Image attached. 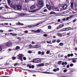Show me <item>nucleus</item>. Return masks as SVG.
I'll list each match as a JSON object with an SVG mask.
<instances>
[{
  "mask_svg": "<svg viewBox=\"0 0 77 77\" xmlns=\"http://www.w3.org/2000/svg\"><path fill=\"white\" fill-rule=\"evenodd\" d=\"M50 6L51 7V8H53L54 6V3L53 2H50L49 3V4Z\"/></svg>",
  "mask_w": 77,
  "mask_h": 77,
  "instance_id": "6e6552de",
  "label": "nucleus"
},
{
  "mask_svg": "<svg viewBox=\"0 0 77 77\" xmlns=\"http://www.w3.org/2000/svg\"><path fill=\"white\" fill-rule=\"evenodd\" d=\"M12 36H17V34H13Z\"/></svg>",
  "mask_w": 77,
  "mask_h": 77,
  "instance_id": "de8ad7c7",
  "label": "nucleus"
},
{
  "mask_svg": "<svg viewBox=\"0 0 77 77\" xmlns=\"http://www.w3.org/2000/svg\"><path fill=\"white\" fill-rule=\"evenodd\" d=\"M63 8L64 9H66V5H64L63 6Z\"/></svg>",
  "mask_w": 77,
  "mask_h": 77,
  "instance_id": "5701e85b",
  "label": "nucleus"
},
{
  "mask_svg": "<svg viewBox=\"0 0 77 77\" xmlns=\"http://www.w3.org/2000/svg\"><path fill=\"white\" fill-rule=\"evenodd\" d=\"M67 71V70L65 69L63 70L64 72H66Z\"/></svg>",
  "mask_w": 77,
  "mask_h": 77,
  "instance_id": "79ce46f5",
  "label": "nucleus"
},
{
  "mask_svg": "<svg viewBox=\"0 0 77 77\" xmlns=\"http://www.w3.org/2000/svg\"><path fill=\"white\" fill-rule=\"evenodd\" d=\"M36 7V5H32L30 7V9H35Z\"/></svg>",
  "mask_w": 77,
  "mask_h": 77,
  "instance_id": "1a4fd4ad",
  "label": "nucleus"
},
{
  "mask_svg": "<svg viewBox=\"0 0 77 77\" xmlns=\"http://www.w3.org/2000/svg\"><path fill=\"white\" fill-rule=\"evenodd\" d=\"M41 59L38 58L34 59L33 62L34 63H39V62H41Z\"/></svg>",
  "mask_w": 77,
  "mask_h": 77,
  "instance_id": "f03ea898",
  "label": "nucleus"
},
{
  "mask_svg": "<svg viewBox=\"0 0 77 77\" xmlns=\"http://www.w3.org/2000/svg\"><path fill=\"white\" fill-rule=\"evenodd\" d=\"M53 71L54 72H56V69H54L53 70Z\"/></svg>",
  "mask_w": 77,
  "mask_h": 77,
  "instance_id": "603ef678",
  "label": "nucleus"
},
{
  "mask_svg": "<svg viewBox=\"0 0 77 77\" xmlns=\"http://www.w3.org/2000/svg\"><path fill=\"white\" fill-rule=\"evenodd\" d=\"M61 31H66V28H64V29H61Z\"/></svg>",
  "mask_w": 77,
  "mask_h": 77,
  "instance_id": "bb28decb",
  "label": "nucleus"
},
{
  "mask_svg": "<svg viewBox=\"0 0 77 77\" xmlns=\"http://www.w3.org/2000/svg\"><path fill=\"white\" fill-rule=\"evenodd\" d=\"M23 9L25 11H27V8H26V6H23Z\"/></svg>",
  "mask_w": 77,
  "mask_h": 77,
  "instance_id": "f3484780",
  "label": "nucleus"
},
{
  "mask_svg": "<svg viewBox=\"0 0 77 77\" xmlns=\"http://www.w3.org/2000/svg\"><path fill=\"white\" fill-rule=\"evenodd\" d=\"M0 32L1 33H3V31L2 30H0Z\"/></svg>",
  "mask_w": 77,
  "mask_h": 77,
  "instance_id": "5fc2aeb1",
  "label": "nucleus"
},
{
  "mask_svg": "<svg viewBox=\"0 0 77 77\" xmlns=\"http://www.w3.org/2000/svg\"><path fill=\"white\" fill-rule=\"evenodd\" d=\"M1 77H9L8 76H2Z\"/></svg>",
  "mask_w": 77,
  "mask_h": 77,
  "instance_id": "774afa93",
  "label": "nucleus"
},
{
  "mask_svg": "<svg viewBox=\"0 0 77 77\" xmlns=\"http://www.w3.org/2000/svg\"><path fill=\"white\" fill-rule=\"evenodd\" d=\"M50 14H54V15H56V13L54 11H51L50 12Z\"/></svg>",
  "mask_w": 77,
  "mask_h": 77,
  "instance_id": "aec40b11",
  "label": "nucleus"
},
{
  "mask_svg": "<svg viewBox=\"0 0 77 77\" xmlns=\"http://www.w3.org/2000/svg\"><path fill=\"white\" fill-rule=\"evenodd\" d=\"M51 26H48V29H51Z\"/></svg>",
  "mask_w": 77,
  "mask_h": 77,
  "instance_id": "c85d7f7f",
  "label": "nucleus"
},
{
  "mask_svg": "<svg viewBox=\"0 0 77 77\" xmlns=\"http://www.w3.org/2000/svg\"><path fill=\"white\" fill-rule=\"evenodd\" d=\"M20 48V47L19 46H17L16 48V50H19Z\"/></svg>",
  "mask_w": 77,
  "mask_h": 77,
  "instance_id": "b1692460",
  "label": "nucleus"
},
{
  "mask_svg": "<svg viewBox=\"0 0 77 77\" xmlns=\"http://www.w3.org/2000/svg\"><path fill=\"white\" fill-rule=\"evenodd\" d=\"M73 4H74V3L72 2L71 3V8H72L73 7Z\"/></svg>",
  "mask_w": 77,
  "mask_h": 77,
  "instance_id": "c756f323",
  "label": "nucleus"
},
{
  "mask_svg": "<svg viewBox=\"0 0 77 77\" xmlns=\"http://www.w3.org/2000/svg\"><path fill=\"white\" fill-rule=\"evenodd\" d=\"M61 63H62L61 61H59L58 63V65H60V64H61Z\"/></svg>",
  "mask_w": 77,
  "mask_h": 77,
  "instance_id": "cd10ccee",
  "label": "nucleus"
},
{
  "mask_svg": "<svg viewBox=\"0 0 77 77\" xmlns=\"http://www.w3.org/2000/svg\"><path fill=\"white\" fill-rule=\"evenodd\" d=\"M8 0V5H10V3H11V0Z\"/></svg>",
  "mask_w": 77,
  "mask_h": 77,
  "instance_id": "393cba45",
  "label": "nucleus"
},
{
  "mask_svg": "<svg viewBox=\"0 0 77 77\" xmlns=\"http://www.w3.org/2000/svg\"><path fill=\"white\" fill-rule=\"evenodd\" d=\"M44 52H42V55H44Z\"/></svg>",
  "mask_w": 77,
  "mask_h": 77,
  "instance_id": "864d4df0",
  "label": "nucleus"
},
{
  "mask_svg": "<svg viewBox=\"0 0 77 77\" xmlns=\"http://www.w3.org/2000/svg\"><path fill=\"white\" fill-rule=\"evenodd\" d=\"M73 56V54H70V56H71V57H72V56Z\"/></svg>",
  "mask_w": 77,
  "mask_h": 77,
  "instance_id": "13d9d810",
  "label": "nucleus"
},
{
  "mask_svg": "<svg viewBox=\"0 0 77 77\" xmlns=\"http://www.w3.org/2000/svg\"><path fill=\"white\" fill-rule=\"evenodd\" d=\"M63 43H60V46H62V45H63Z\"/></svg>",
  "mask_w": 77,
  "mask_h": 77,
  "instance_id": "58836bf2",
  "label": "nucleus"
},
{
  "mask_svg": "<svg viewBox=\"0 0 77 77\" xmlns=\"http://www.w3.org/2000/svg\"><path fill=\"white\" fill-rule=\"evenodd\" d=\"M6 46H7V47H12V44L11 42L9 41L7 42V43H6Z\"/></svg>",
  "mask_w": 77,
  "mask_h": 77,
  "instance_id": "7ed1b4c3",
  "label": "nucleus"
},
{
  "mask_svg": "<svg viewBox=\"0 0 77 77\" xmlns=\"http://www.w3.org/2000/svg\"><path fill=\"white\" fill-rule=\"evenodd\" d=\"M29 2V0H25L26 3H28Z\"/></svg>",
  "mask_w": 77,
  "mask_h": 77,
  "instance_id": "37998d69",
  "label": "nucleus"
},
{
  "mask_svg": "<svg viewBox=\"0 0 77 77\" xmlns=\"http://www.w3.org/2000/svg\"><path fill=\"white\" fill-rule=\"evenodd\" d=\"M65 64V63L64 62H63L62 63V65H63Z\"/></svg>",
  "mask_w": 77,
  "mask_h": 77,
  "instance_id": "e2e57ef3",
  "label": "nucleus"
},
{
  "mask_svg": "<svg viewBox=\"0 0 77 77\" xmlns=\"http://www.w3.org/2000/svg\"><path fill=\"white\" fill-rule=\"evenodd\" d=\"M14 5V4H13V3H12L10 4V7H11V8H12L13 7Z\"/></svg>",
  "mask_w": 77,
  "mask_h": 77,
  "instance_id": "412c9836",
  "label": "nucleus"
},
{
  "mask_svg": "<svg viewBox=\"0 0 77 77\" xmlns=\"http://www.w3.org/2000/svg\"><path fill=\"white\" fill-rule=\"evenodd\" d=\"M57 21L58 23H59V22H60V19L58 20Z\"/></svg>",
  "mask_w": 77,
  "mask_h": 77,
  "instance_id": "4d7b16f0",
  "label": "nucleus"
},
{
  "mask_svg": "<svg viewBox=\"0 0 77 77\" xmlns=\"http://www.w3.org/2000/svg\"><path fill=\"white\" fill-rule=\"evenodd\" d=\"M72 17V15L70 16L69 17H66V20H67V21H68V20H69V19H71V18Z\"/></svg>",
  "mask_w": 77,
  "mask_h": 77,
  "instance_id": "2eb2a0df",
  "label": "nucleus"
},
{
  "mask_svg": "<svg viewBox=\"0 0 77 77\" xmlns=\"http://www.w3.org/2000/svg\"><path fill=\"white\" fill-rule=\"evenodd\" d=\"M23 59L24 60H26V57H24L23 58Z\"/></svg>",
  "mask_w": 77,
  "mask_h": 77,
  "instance_id": "a18cd8bd",
  "label": "nucleus"
},
{
  "mask_svg": "<svg viewBox=\"0 0 77 77\" xmlns=\"http://www.w3.org/2000/svg\"><path fill=\"white\" fill-rule=\"evenodd\" d=\"M65 20H66V19L65 18H64L63 19V21H65Z\"/></svg>",
  "mask_w": 77,
  "mask_h": 77,
  "instance_id": "69168bd1",
  "label": "nucleus"
},
{
  "mask_svg": "<svg viewBox=\"0 0 77 77\" xmlns=\"http://www.w3.org/2000/svg\"><path fill=\"white\" fill-rule=\"evenodd\" d=\"M28 32L29 31H28L26 30V31H24V32L25 33L27 34V33H28Z\"/></svg>",
  "mask_w": 77,
  "mask_h": 77,
  "instance_id": "f704fd0d",
  "label": "nucleus"
},
{
  "mask_svg": "<svg viewBox=\"0 0 77 77\" xmlns=\"http://www.w3.org/2000/svg\"><path fill=\"white\" fill-rule=\"evenodd\" d=\"M44 36L45 37H47V36H48V35L47 34H45L44 35Z\"/></svg>",
  "mask_w": 77,
  "mask_h": 77,
  "instance_id": "c9c22d12",
  "label": "nucleus"
},
{
  "mask_svg": "<svg viewBox=\"0 0 77 77\" xmlns=\"http://www.w3.org/2000/svg\"><path fill=\"white\" fill-rule=\"evenodd\" d=\"M17 5L16 4H14V5L12 8L13 9H17Z\"/></svg>",
  "mask_w": 77,
  "mask_h": 77,
  "instance_id": "9d476101",
  "label": "nucleus"
},
{
  "mask_svg": "<svg viewBox=\"0 0 77 77\" xmlns=\"http://www.w3.org/2000/svg\"><path fill=\"white\" fill-rule=\"evenodd\" d=\"M4 24H5V25H8L9 24H8V23H5Z\"/></svg>",
  "mask_w": 77,
  "mask_h": 77,
  "instance_id": "338daca9",
  "label": "nucleus"
},
{
  "mask_svg": "<svg viewBox=\"0 0 77 77\" xmlns=\"http://www.w3.org/2000/svg\"><path fill=\"white\" fill-rule=\"evenodd\" d=\"M22 7V6L21 5H18L17 6V8L18 10H20L21 11V8Z\"/></svg>",
  "mask_w": 77,
  "mask_h": 77,
  "instance_id": "39448f33",
  "label": "nucleus"
},
{
  "mask_svg": "<svg viewBox=\"0 0 77 77\" xmlns=\"http://www.w3.org/2000/svg\"><path fill=\"white\" fill-rule=\"evenodd\" d=\"M60 40H58L57 41V42L58 43H59V42H60Z\"/></svg>",
  "mask_w": 77,
  "mask_h": 77,
  "instance_id": "c03bdc74",
  "label": "nucleus"
},
{
  "mask_svg": "<svg viewBox=\"0 0 77 77\" xmlns=\"http://www.w3.org/2000/svg\"><path fill=\"white\" fill-rule=\"evenodd\" d=\"M67 68H69V64H68L67 65Z\"/></svg>",
  "mask_w": 77,
  "mask_h": 77,
  "instance_id": "09e8293b",
  "label": "nucleus"
},
{
  "mask_svg": "<svg viewBox=\"0 0 77 77\" xmlns=\"http://www.w3.org/2000/svg\"><path fill=\"white\" fill-rule=\"evenodd\" d=\"M43 73H45V74H53V73L48 72H43Z\"/></svg>",
  "mask_w": 77,
  "mask_h": 77,
  "instance_id": "a211bd4d",
  "label": "nucleus"
},
{
  "mask_svg": "<svg viewBox=\"0 0 77 77\" xmlns=\"http://www.w3.org/2000/svg\"><path fill=\"white\" fill-rule=\"evenodd\" d=\"M52 42L53 43H54V42H56V40H53Z\"/></svg>",
  "mask_w": 77,
  "mask_h": 77,
  "instance_id": "473e14b6",
  "label": "nucleus"
},
{
  "mask_svg": "<svg viewBox=\"0 0 77 77\" xmlns=\"http://www.w3.org/2000/svg\"><path fill=\"white\" fill-rule=\"evenodd\" d=\"M18 59L23 61V58H22V57H24V55H23V54H20L17 55Z\"/></svg>",
  "mask_w": 77,
  "mask_h": 77,
  "instance_id": "20e7f679",
  "label": "nucleus"
},
{
  "mask_svg": "<svg viewBox=\"0 0 77 77\" xmlns=\"http://www.w3.org/2000/svg\"><path fill=\"white\" fill-rule=\"evenodd\" d=\"M47 43L48 44H52V42H51V41H50L49 42H47Z\"/></svg>",
  "mask_w": 77,
  "mask_h": 77,
  "instance_id": "a878e982",
  "label": "nucleus"
},
{
  "mask_svg": "<svg viewBox=\"0 0 77 77\" xmlns=\"http://www.w3.org/2000/svg\"><path fill=\"white\" fill-rule=\"evenodd\" d=\"M63 26H64V24H60L59 26L57 28V29H60V28L63 27Z\"/></svg>",
  "mask_w": 77,
  "mask_h": 77,
  "instance_id": "423d86ee",
  "label": "nucleus"
},
{
  "mask_svg": "<svg viewBox=\"0 0 77 77\" xmlns=\"http://www.w3.org/2000/svg\"><path fill=\"white\" fill-rule=\"evenodd\" d=\"M38 54H41V51H39L38 52Z\"/></svg>",
  "mask_w": 77,
  "mask_h": 77,
  "instance_id": "49530a36",
  "label": "nucleus"
},
{
  "mask_svg": "<svg viewBox=\"0 0 77 77\" xmlns=\"http://www.w3.org/2000/svg\"><path fill=\"white\" fill-rule=\"evenodd\" d=\"M67 56L68 57H70L71 56H70V54H68L67 55Z\"/></svg>",
  "mask_w": 77,
  "mask_h": 77,
  "instance_id": "bf43d9fd",
  "label": "nucleus"
},
{
  "mask_svg": "<svg viewBox=\"0 0 77 77\" xmlns=\"http://www.w3.org/2000/svg\"><path fill=\"white\" fill-rule=\"evenodd\" d=\"M40 24V23H38L36 24L35 25V26H38Z\"/></svg>",
  "mask_w": 77,
  "mask_h": 77,
  "instance_id": "a19ab883",
  "label": "nucleus"
},
{
  "mask_svg": "<svg viewBox=\"0 0 77 77\" xmlns=\"http://www.w3.org/2000/svg\"><path fill=\"white\" fill-rule=\"evenodd\" d=\"M44 12H47V9H45L44 10Z\"/></svg>",
  "mask_w": 77,
  "mask_h": 77,
  "instance_id": "3c124183",
  "label": "nucleus"
},
{
  "mask_svg": "<svg viewBox=\"0 0 77 77\" xmlns=\"http://www.w3.org/2000/svg\"><path fill=\"white\" fill-rule=\"evenodd\" d=\"M71 29V28L70 27H67V28H66V31H68V30H69Z\"/></svg>",
  "mask_w": 77,
  "mask_h": 77,
  "instance_id": "4468645a",
  "label": "nucleus"
},
{
  "mask_svg": "<svg viewBox=\"0 0 77 77\" xmlns=\"http://www.w3.org/2000/svg\"><path fill=\"white\" fill-rule=\"evenodd\" d=\"M18 63H14V66H17V65H18Z\"/></svg>",
  "mask_w": 77,
  "mask_h": 77,
  "instance_id": "e433bc0d",
  "label": "nucleus"
},
{
  "mask_svg": "<svg viewBox=\"0 0 77 77\" xmlns=\"http://www.w3.org/2000/svg\"><path fill=\"white\" fill-rule=\"evenodd\" d=\"M32 48H39V46L38 45H35L32 47Z\"/></svg>",
  "mask_w": 77,
  "mask_h": 77,
  "instance_id": "ddd939ff",
  "label": "nucleus"
},
{
  "mask_svg": "<svg viewBox=\"0 0 77 77\" xmlns=\"http://www.w3.org/2000/svg\"><path fill=\"white\" fill-rule=\"evenodd\" d=\"M32 51H28L29 53H32Z\"/></svg>",
  "mask_w": 77,
  "mask_h": 77,
  "instance_id": "680f3d73",
  "label": "nucleus"
},
{
  "mask_svg": "<svg viewBox=\"0 0 77 77\" xmlns=\"http://www.w3.org/2000/svg\"><path fill=\"white\" fill-rule=\"evenodd\" d=\"M55 10H56V11H58L59 8H55Z\"/></svg>",
  "mask_w": 77,
  "mask_h": 77,
  "instance_id": "ea45409f",
  "label": "nucleus"
},
{
  "mask_svg": "<svg viewBox=\"0 0 77 77\" xmlns=\"http://www.w3.org/2000/svg\"><path fill=\"white\" fill-rule=\"evenodd\" d=\"M41 29H38L36 31H33L35 33H39L41 32Z\"/></svg>",
  "mask_w": 77,
  "mask_h": 77,
  "instance_id": "0eeeda50",
  "label": "nucleus"
},
{
  "mask_svg": "<svg viewBox=\"0 0 77 77\" xmlns=\"http://www.w3.org/2000/svg\"><path fill=\"white\" fill-rule=\"evenodd\" d=\"M59 68H57V69L56 71H59Z\"/></svg>",
  "mask_w": 77,
  "mask_h": 77,
  "instance_id": "0e129e2a",
  "label": "nucleus"
},
{
  "mask_svg": "<svg viewBox=\"0 0 77 77\" xmlns=\"http://www.w3.org/2000/svg\"><path fill=\"white\" fill-rule=\"evenodd\" d=\"M44 66V64L43 63L40 64L38 65V66Z\"/></svg>",
  "mask_w": 77,
  "mask_h": 77,
  "instance_id": "dca6fc26",
  "label": "nucleus"
},
{
  "mask_svg": "<svg viewBox=\"0 0 77 77\" xmlns=\"http://www.w3.org/2000/svg\"><path fill=\"white\" fill-rule=\"evenodd\" d=\"M58 36L60 37H62V34H59L58 35Z\"/></svg>",
  "mask_w": 77,
  "mask_h": 77,
  "instance_id": "8fccbe9b",
  "label": "nucleus"
},
{
  "mask_svg": "<svg viewBox=\"0 0 77 77\" xmlns=\"http://www.w3.org/2000/svg\"><path fill=\"white\" fill-rule=\"evenodd\" d=\"M32 44H35V43L34 42H32Z\"/></svg>",
  "mask_w": 77,
  "mask_h": 77,
  "instance_id": "052dcab7",
  "label": "nucleus"
},
{
  "mask_svg": "<svg viewBox=\"0 0 77 77\" xmlns=\"http://www.w3.org/2000/svg\"><path fill=\"white\" fill-rule=\"evenodd\" d=\"M60 9L63 8V5L62 4H60L58 5Z\"/></svg>",
  "mask_w": 77,
  "mask_h": 77,
  "instance_id": "f8f14e48",
  "label": "nucleus"
},
{
  "mask_svg": "<svg viewBox=\"0 0 77 77\" xmlns=\"http://www.w3.org/2000/svg\"><path fill=\"white\" fill-rule=\"evenodd\" d=\"M12 59H13V60H15V59H16V57H13Z\"/></svg>",
  "mask_w": 77,
  "mask_h": 77,
  "instance_id": "2f4dec72",
  "label": "nucleus"
},
{
  "mask_svg": "<svg viewBox=\"0 0 77 77\" xmlns=\"http://www.w3.org/2000/svg\"><path fill=\"white\" fill-rule=\"evenodd\" d=\"M38 3L36 4V6L37 7H38L39 8L38 10L41 9V8L44 6V2L42 1V0H38Z\"/></svg>",
  "mask_w": 77,
  "mask_h": 77,
  "instance_id": "f257e3e1",
  "label": "nucleus"
},
{
  "mask_svg": "<svg viewBox=\"0 0 77 77\" xmlns=\"http://www.w3.org/2000/svg\"><path fill=\"white\" fill-rule=\"evenodd\" d=\"M72 62L73 63H75V62H76V60H72Z\"/></svg>",
  "mask_w": 77,
  "mask_h": 77,
  "instance_id": "4c0bfd02",
  "label": "nucleus"
},
{
  "mask_svg": "<svg viewBox=\"0 0 77 77\" xmlns=\"http://www.w3.org/2000/svg\"><path fill=\"white\" fill-rule=\"evenodd\" d=\"M70 66H74V64L72 63H71L70 64Z\"/></svg>",
  "mask_w": 77,
  "mask_h": 77,
  "instance_id": "72a5a7b5",
  "label": "nucleus"
},
{
  "mask_svg": "<svg viewBox=\"0 0 77 77\" xmlns=\"http://www.w3.org/2000/svg\"><path fill=\"white\" fill-rule=\"evenodd\" d=\"M26 15H27L26 14H20V16H22V17H25Z\"/></svg>",
  "mask_w": 77,
  "mask_h": 77,
  "instance_id": "9b49d317",
  "label": "nucleus"
},
{
  "mask_svg": "<svg viewBox=\"0 0 77 77\" xmlns=\"http://www.w3.org/2000/svg\"><path fill=\"white\" fill-rule=\"evenodd\" d=\"M5 8H7V9H11V8L8 7V6L7 5H5Z\"/></svg>",
  "mask_w": 77,
  "mask_h": 77,
  "instance_id": "4be33fe9",
  "label": "nucleus"
},
{
  "mask_svg": "<svg viewBox=\"0 0 77 77\" xmlns=\"http://www.w3.org/2000/svg\"><path fill=\"white\" fill-rule=\"evenodd\" d=\"M49 53H50V51H47V52H46V54H48Z\"/></svg>",
  "mask_w": 77,
  "mask_h": 77,
  "instance_id": "7c9ffc66",
  "label": "nucleus"
},
{
  "mask_svg": "<svg viewBox=\"0 0 77 77\" xmlns=\"http://www.w3.org/2000/svg\"><path fill=\"white\" fill-rule=\"evenodd\" d=\"M47 8L49 11H50V10L51 9V6H50H50H47Z\"/></svg>",
  "mask_w": 77,
  "mask_h": 77,
  "instance_id": "6ab92c4d",
  "label": "nucleus"
},
{
  "mask_svg": "<svg viewBox=\"0 0 77 77\" xmlns=\"http://www.w3.org/2000/svg\"><path fill=\"white\" fill-rule=\"evenodd\" d=\"M32 69H33V68H35V66H34V65L32 66Z\"/></svg>",
  "mask_w": 77,
  "mask_h": 77,
  "instance_id": "6e6d98bb",
  "label": "nucleus"
}]
</instances>
